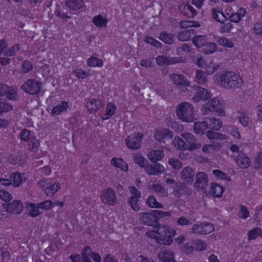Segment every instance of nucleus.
I'll return each mask as SVG.
<instances>
[{"instance_id": "nucleus-1", "label": "nucleus", "mask_w": 262, "mask_h": 262, "mask_svg": "<svg viewBox=\"0 0 262 262\" xmlns=\"http://www.w3.org/2000/svg\"><path fill=\"white\" fill-rule=\"evenodd\" d=\"M215 81L222 88L236 90L243 85L242 77L234 72L226 71L214 76Z\"/></svg>"}, {"instance_id": "nucleus-2", "label": "nucleus", "mask_w": 262, "mask_h": 262, "mask_svg": "<svg viewBox=\"0 0 262 262\" xmlns=\"http://www.w3.org/2000/svg\"><path fill=\"white\" fill-rule=\"evenodd\" d=\"M155 228L157 229L159 235L157 238V243L163 245H170L173 242L172 237L176 235V231L168 225H161L159 224Z\"/></svg>"}, {"instance_id": "nucleus-3", "label": "nucleus", "mask_w": 262, "mask_h": 262, "mask_svg": "<svg viewBox=\"0 0 262 262\" xmlns=\"http://www.w3.org/2000/svg\"><path fill=\"white\" fill-rule=\"evenodd\" d=\"M223 108L221 101L216 98H213L208 103H205L203 105L202 111L204 113L214 112L222 114L224 112Z\"/></svg>"}, {"instance_id": "nucleus-4", "label": "nucleus", "mask_w": 262, "mask_h": 262, "mask_svg": "<svg viewBox=\"0 0 262 262\" xmlns=\"http://www.w3.org/2000/svg\"><path fill=\"white\" fill-rule=\"evenodd\" d=\"M41 83L33 79H28L21 86V89L31 95L37 94L41 89Z\"/></svg>"}, {"instance_id": "nucleus-5", "label": "nucleus", "mask_w": 262, "mask_h": 262, "mask_svg": "<svg viewBox=\"0 0 262 262\" xmlns=\"http://www.w3.org/2000/svg\"><path fill=\"white\" fill-rule=\"evenodd\" d=\"M101 200L104 204L113 206L116 203V196L115 191L111 188L103 190L101 194Z\"/></svg>"}, {"instance_id": "nucleus-6", "label": "nucleus", "mask_w": 262, "mask_h": 262, "mask_svg": "<svg viewBox=\"0 0 262 262\" xmlns=\"http://www.w3.org/2000/svg\"><path fill=\"white\" fill-rule=\"evenodd\" d=\"M140 219L142 223L145 225L150 226L154 228L157 227V219L154 210L151 212H141L139 214Z\"/></svg>"}, {"instance_id": "nucleus-7", "label": "nucleus", "mask_w": 262, "mask_h": 262, "mask_svg": "<svg viewBox=\"0 0 262 262\" xmlns=\"http://www.w3.org/2000/svg\"><path fill=\"white\" fill-rule=\"evenodd\" d=\"M132 196L128 201L132 209L135 211H139L140 209L139 206L140 199L141 198L140 192L134 186L129 187Z\"/></svg>"}, {"instance_id": "nucleus-8", "label": "nucleus", "mask_w": 262, "mask_h": 262, "mask_svg": "<svg viewBox=\"0 0 262 262\" xmlns=\"http://www.w3.org/2000/svg\"><path fill=\"white\" fill-rule=\"evenodd\" d=\"M213 225L208 222H204L203 223H196L194 224L192 230L194 233H201L202 234H207L214 231Z\"/></svg>"}, {"instance_id": "nucleus-9", "label": "nucleus", "mask_w": 262, "mask_h": 262, "mask_svg": "<svg viewBox=\"0 0 262 262\" xmlns=\"http://www.w3.org/2000/svg\"><path fill=\"white\" fill-rule=\"evenodd\" d=\"M3 207L7 212L14 214L20 213L24 208L23 203L17 200L10 203L5 204Z\"/></svg>"}, {"instance_id": "nucleus-10", "label": "nucleus", "mask_w": 262, "mask_h": 262, "mask_svg": "<svg viewBox=\"0 0 262 262\" xmlns=\"http://www.w3.org/2000/svg\"><path fill=\"white\" fill-rule=\"evenodd\" d=\"M142 134L137 133L130 135L126 139V144L127 147L132 149H137L140 147V142L142 138Z\"/></svg>"}, {"instance_id": "nucleus-11", "label": "nucleus", "mask_w": 262, "mask_h": 262, "mask_svg": "<svg viewBox=\"0 0 262 262\" xmlns=\"http://www.w3.org/2000/svg\"><path fill=\"white\" fill-rule=\"evenodd\" d=\"M48 181L49 180H42L39 182V185L43 188L47 195H53L60 189V184L59 182H56L51 186H49Z\"/></svg>"}, {"instance_id": "nucleus-12", "label": "nucleus", "mask_w": 262, "mask_h": 262, "mask_svg": "<svg viewBox=\"0 0 262 262\" xmlns=\"http://www.w3.org/2000/svg\"><path fill=\"white\" fill-rule=\"evenodd\" d=\"M90 247L86 246L81 251V255H71L70 258L73 262H91L90 257Z\"/></svg>"}, {"instance_id": "nucleus-13", "label": "nucleus", "mask_w": 262, "mask_h": 262, "mask_svg": "<svg viewBox=\"0 0 262 262\" xmlns=\"http://www.w3.org/2000/svg\"><path fill=\"white\" fill-rule=\"evenodd\" d=\"M169 78L173 84L176 85L190 86L191 84V82L182 74H171Z\"/></svg>"}, {"instance_id": "nucleus-14", "label": "nucleus", "mask_w": 262, "mask_h": 262, "mask_svg": "<svg viewBox=\"0 0 262 262\" xmlns=\"http://www.w3.org/2000/svg\"><path fill=\"white\" fill-rule=\"evenodd\" d=\"M181 136L187 142L189 150L192 151L201 147V145L196 142L195 137L190 133H183Z\"/></svg>"}, {"instance_id": "nucleus-15", "label": "nucleus", "mask_w": 262, "mask_h": 262, "mask_svg": "<svg viewBox=\"0 0 262 262\" xmlns=\"http://www.w3.org/2000/svg\"><path fill=\"white\" fill-rule=\"evenodd\" d=\"M195 90L196 92L192 99L194 102H198L201 99L207 100L211 96L210 92L203 88L196 86Z\"/></svg>"}, {"instance_id": "nucleus-16", "label": "nucleus", "mask_w": 262, "mask_h": 262, "mask_svg": "<svg viewBox=\"0 0 262 262\" xmlns=\"http://www.w3.org/2000/svg\"><path fill=\"white\" fill-rule=\"evenodd\" d=\"M173 135V133L169 129L161 128L156 131L155 138L159 142L164 143L165 139L172 138Z\"/></svg>"}, {"instance_id": "nucleus-17", "label": "nucleus", "mask_w": 262, "mask_h": 262, "mask_svg": "<svg viewBox=\"0 0 262 262\" xmlns=\"http://www.w3.org/2000/svg\"><path fill=\"white\" fill-rule=\"evenodd\" d=\"M194 170L190 166L183 168L181 173V179L189 184H192L194 181Z\"/></svg>"}, {"instance_id": "nucleus-18", "label": "nucleus", "mask_w": 262, "mask_h": 262, "mask_svg": "<svg viewBox=\"0 0 262 262\" xmlns=\"http://www.w3.org/2000/svg\"><path fill=\"white\" fill-rule=\"evenodd\" d=\"M177 115H193L194 107L188 102H182L177 107Z\"/></svg>"}, {"instance_id": "nucleus-19", "label": "nucleus", "mask_w": 262, "mask_h": 262, "mask_svg": "<svg viewBox=\"0 0 262 262\" xmlns=\"http://www.w3.org/2000/svg\"><path fill=\"white\" fill-rule=\"evenodd\" d=\"M234 156L236 163L241 168H246L250 166L251 160L244 153L240 152Z\"/></svg>"}, {"instance_id": "nucleus-20", "label": "nucleus", "mask_w": 262, "mask_h": 262, "mask_svg": "<svg viewBox=\"0 0 262 262\" xmlns=\"http://www.w3.org/2000/svg\"><path fill=\"white\" fill-rule=\"evenodd\" d=\"M195 175V186L201 189H204L207 185L208 176L204 172H199Z\"/></svg>"}, {"instance_id": "nucleus-21", "label": "nucleus", "mask_w": 262, "mask_h": 262, "mask_svg": "<svg viewBox=\"0 0 262 262\" xmlns=\"http://www.w3.org/2000/svg\"><path fill=\"white\" fill-rule=\"evenodd\" d=\"M144 167L145 169L146 172L150 175H157L162 173L164 171V166L160 163H156L154 166L146 165Z\"/></svg>"}, {"instance_id": "nucleus-22", "label": "nucleus", "mask_w": 262, "mask_h": 262, "mask_svg": "<svg viewBox=\"0 0 262 262\" xmlns=\"http://www.w3.org/2000/svg\"><path fill=\"white\" fill-rule=\"evenodd\" d=\"M160 262H176L174 259V255L170 250H164L158 253Z\"/></svg>"}, {"instance_id": "nucleus-23", "label": "nucleus", "mask_w": 262, "mask_h": 262, "mask_svg": "<svg viewBox=\"0 0 262 262\" xmlns=\"http://www.w3.org/2000/svg\"><path fill=\"white\" fill-rule=\"evenodd\" d=\"M101 106L102 103L99 99H90L86 104V107L90 113H95Z\"/></svg>"}, {"instance_id": "nucleus-24", "label": "nucleus", "mask_w": 262, "mask_h": 262, "mask_svg": "<svg viewBox=\"0 0 262 262\" xmlns=\"http://www.w3.org/2000/svg\"><path fill=\"white\" fill-rule=\"evenodd\" d=\"M195 33L196 32L193 29H186L179 32L177 35V38L180 41H186L191 38V35H194Z\"/></svg>"}, {"instance_id": "nucleus-25", "label": "nucleus", "mask_w": 262, "mask_h": 262, "mask_svg": "<svg viewBox=\"0 0 262 262\" xmlns=\"http://www.w3.org/2000/svg\"><path fill=\"white\" fill-rule=\"evenodd\" d=\"M10 179L11 181V184L15 187H19L20 184L26 181V178L21 176L19 173H12L10 176Z\"/></svg>"}, {"instance_id": "nucleus-26", "label": "nucleus", "mask_w": 262, "mask_h": 262, "mask_svg": "<svg viewBox=\"0 0 262 262\" xmlns=\"http://www.w3.org/2000/svg\"><path fill=\"white\" fill-rule=\"evenodd\" d=\"M65 5L70 10H77L83 7L84 2L82 0H66Z\"/></svg>"}, {"instance_id": "nucleus-27", "label": "nucleus", "mask_w": 262, "mask_h": 262, "mask_svg": "<svg viewBox=\"0 0 262 262\" xmlns=\"http://www.w3.org/2000/svg\"><path fill=\"white\" fill-rule=\"evenodd\" d=\"M174 37V34L165 31L161 32L159 37L161 41L168 45L173 43Z\"/></svg>"}, {"instance_id": "nucleus-28", "label": "nucleus", "mask_w": 262, "mask_h": 262, "mask_svg": "<svg viewBox=\"0 0 262 262\" xmlns=\"http://www.w3.org/2000/svg\"><path fill=\"white\" fill-rule=\"evenodd\" d=\"M164 151L162 150H152L148 155V158L152 162L157 163V161H160L164 157Z\"/></svg>"}, {"instance_id": "nucleus-29", "label": "nucleus", "mask_w": 262, "mask_h": 262, "mask_svg": "<svg viewBox=\"0 0 262 262\" xmlns=\"http://www.w3.org/2000/svg\"><path fill=\"white\" fill-rule=\"evenodd\" d=\"M194 132L196 134H204L205 131L208 128V122L206 121L196 122L194 124Z\"/></svg>"}, {"instance_id": "nucleus-30", "label": "nucleus", "mask_w": 262, "mask_h": 262, "mask_svg": "<svg viewBox=\"0 0 262 262\" xmlns=\"http://www.w3.org/2000/svg\"><path fill=\"white\" fill-rule=\"evenodd\" d=\"M39 206L38 204H35L30 203L27 207L28 211V214L33 217H35L41 214V212L39 210Z\"/></svg>"}, {"instance_id": "nucleus-31", "label": "nucleus", "mask_w": 262, "mask_h": 262, "mask_svg": "<svg viewBox=\"0 0 262 262\" xmlns=\"http://www.w3.org/2000/svg\"><path fill=\"white\" fill-rule=\"evenodd\" d=\"M180 10L183 15L190 18L193 17L197 13L196 10L189 4L185 5L183 8L181 7Z\"/></svg>"}, {"instance_id": "nucleus-32", "label": "nucleus", "mask_w": 262, "mask_h": 262, "mask_svg": "<svg viewBox=\"0 0 262 262\" xmlns=\"http://www.w3.org/2000/svg\"><path fill=\"white\" fill-rule=\"evenodd\" d=\"M207 75V74L206 72L201 70H197L195 77V81L201 85L206 84L208 81Z\"/></svg>"}, {"instance_id": "nucleus-33", "label": "nucleus", "mask_w": 262, "mask_h": 262, "mask_svg": "<svg viewBox=\"0 0 262 262\" xmlns=\"http://www.w3.org/2000/svg\"><path fill=\"white\" fill-rule=\"evenodd\" d=\"M193 45L197 48H202L204 47L207 43L208 40L205 35H195L192 39Z\"/></svg>"}, {"instance_id": "nucleus-34", "label": "nucleus", "mask_w": 262, "mask_h": 262, "mask_svg": "<svg viewBox=\"0 0 262 262\" xmlns=\"http://www.w3.org/2000/svg\"><path fill=\"white\" fill-rule=\"evenodd\" d=\"M208 128L217 131L222 126V122L219 119L211 117L208 118Z\"/></svg>"}, {"instance_id": "nucleus-35", "label": "nucleus", "mask_w": 262, "mask_h": 262, "mask_svg": "<svg viewBox=\"0 0 262 262\" xmlns=\"http://www.w3.org/2000/svg\"><path fill=\"white\" fill-rule=\"evenodd\" d=\"M68 107V102L65 101H62L61 103H59L58 105L53 108L52 113L53 115L55 114H59L66 111Z\"/></svg>"}, {"instance_id": "nucleus-36", "label": "nucleus", "mask_w": 262, "mask_h": 262, "mask_svg": "<svg viewBox=\"0 0 262 262\" xmlns=\"http://www.w3.org/2000/svg\"><path fill=\"white\" fill-rule=\"evenodd\" d=\"M224 191L223 187L216 183H212L210 190V193L216 197H221Z\"/></svg>"}, {"instance_id": "nucleus-37", "label": "nucleus", "mask_w": 262, "mask_h": 262, "mask_svg": "<svg viewBox=\"0 0 262 262\" xmlns=\"http://www.w3.org/2000/svg\"><path fill=\"white\" fill-rule=\"evenodd\" d=\"M93 22L97 27L103 28L106 26L107 20L104 18L101 15H98L94 17Z\"/></svg>"}, {"instance_id": "nucleus-38", "label": "nucleus", "mask_w": 262, "mask_h": 262, "mask_svg": "<svg viewBox=\"0 0 262 262\" xmlns=\"http://www.w3.org/2000/svg\"><path fill=\"white\" fill-rule=\"evenodd\" d=\"M174 142V145L177 148L182 150H189L188 145L186 143V141L179 137H175Z\"/></svg>"}, {"instance_id": "nucleus-39", "label": "nucleus", "mask_w": 262, "mask_h": 262, "mask_svg": "<svg viewBox=\"0 0 262 262\" xmlns=\"http://www.w3.org/2000/svg\"><path fill=\"white\" fill-rule=\"evenodd\" d=\"M180 26L182 29H188L191 27L198 28L201 26L199 22L191 20H183L180 22Z\"/></svg>"}, {"instance_id": "nucleus-40", "label": "nucleus", "mask_w": 262, "mask_h": 262, "mask_svg": "<svg viewBox=\"0 0 262 262\" xmlns=\"http://www.w3.org/2000/svg\"><path fill=\"white\" fill-rule=\"evenodd\" d=\"M111 163L112 165L118 168H121L123 170H127L126 169V168H127V166L126 162L120 158H113L111 161Z\"/></svg>"}, {"instance_id": "nucleus-41", "label": "nucleus", "mask_w": 262, "mask_h": 262, "mask_svg": "<svg viewBox=\"0 0 262 262\" xmlns=\"http://www.w3.org/2000/svg\"><path fill=\"white\" fill-rule=\"evenodd\" d=\"M20 46L18 44L13 45L10 48L6 49L4 51V55L5 56L9 57L15 56L16 53L20 50Z\"/></svg>"}, {"instance_id": "nucleus-42", "label": "nucleus", "mask_w": 262, "mask_h": 262, "mask_svg": "<svg viewBox=\"0 0 262 262\" xmlns=\"http://www.w3.org/2000/svg\"><path fill=\"white\" fill-rule=\"evenodd\" d=\"M6 94L7 98L10 100H17L18 99L17 88L15 86L9 87Z\"/></svg>"}, {"instance_id": "nucleus-43", "label": "nucleus", "mask_w": 262, "mask_h": 262, "mask_svg": "<svg viewBox=\"0 0 262 262\" xmlns=\"http://www.w3.org/2000/svg\"><path fill=\"white\" fill-rule=\"evenodd\" d=\"M87 64L89 67H101L103 65V61L96 57L92 56L88 59Z\"/></svg>"}, {"instance_id": "nucleus-44", "label": "nucleus", "mask_w": 262, "mask_h": 262, "mask_svg": "<svg viewBox=\"0 0 262 262\" xmlns=\"http://www.w3.org/2000/svg\"><path fill=\"white\" fill-rule=\"evenodd\" d=\"M207 137L209 139L219 140L220 141L227 139V137L225 135L211 130L207 132Z\"/></svg>"}, {"instance_id": "nucleus-45", "label": "nucleus", "mask_w": 262, "mask_h": 262, "mask_svg": "<svg viewBox=\"0 0 262 262\" xmlns=\"http://www.w3.org/2000/svg\"><path fill=\"white\" fill-rule=\"evenodd\" d=\"M239 11L240 12L234 13L229 17L231 21L238 23L241 20L242 17L245 14L246 10L245 9L241 8Z\"/></svg>"}, {"instance_id": "nucleus-46", "label": "nucleus", "mask_w": 262, "mask_h": 262, "mask_svg": "<svg viewBox=\"0 0 262 262\" xmlns=\"http://www.w3.org/2000/svg\"><path fill=\"white\" fill-rule=\"evenodd\" d=\"M217 50V46L215 43L212 42H208L205 45L203 49L204 52L206 54H211L215 52Z\"/></svg>"}, {"instance_id": "nucleus-47", "label": "nucleus", "mask_w": 262, "mask_h": 262, "mask_svg": "<svg viewBox=\"0 0 262 262\" xmlns=\"http://www.w3.org/2000/svg\"><path fill=\"white\" fill-rule=\"evenodd\" d=\"M146 203L151 208H163L162 205L157 202L155 197L151 195L148 197Z\"/></svg>"}, {"instance_id": "nucleus-48", "label": "nucleus", "mask_w": 262, "mask_h": 262, "mask_svg": "<svg viewBox=\"0 0 262 262\" xmlns=\"http://www.w3.org/2000/svg\"><path fill=\"white\" fill-rule=\"evenodd\" d=\"M30 140L31 141L28 143L29 150L33 151L38 150L39 146V140L34 137H33Z\"/></svg>"}, {"instance_id": "nucleus-49", "label": "nucleus", "mask_w": 262, "mask_h": 262, "mask_svg": "<svg viewBox=\"0 0 262 262\" xmlns=\"http://www.w3.org/2000/svg\"><path fill=\"white\" fill-rule=\"evenodd\" d=\"M169 57L165 56H158L156 58L157 63L161 66L170 64Z\"/></svg>"}, {"instance_id": "nucleus-50", "label": "nucleus", "mask_w": 262, "mask_h": 262, "mask_svg": "<svg viewBox=\"0 0 262 262\" xmlns=\"http://www.w3.org/2000/svg\"><path fill=\"white\" fill-rule=\"evenodd\" d=\"M168 163L173 169L176 170H179L182 167L181 162L176 158L169 159Z\"/></svg>"}, {"instance_id": "nucleus-51", "label": "nucleus", "mask_w": 262, "mask_h": 262, "mask_svg": "<svg viewBox=\"0 0 262 262\" xmlns=\"http://www.w3.org/2000/svg\"><path fill=\"white\" fill-rule=\"evenodd\" d=\"M212 16L214 19L221 23L224 21L225 18V16L223 12H221L214 9H213L212 11Z\"/></svg>"}, {"instance_id": "nucleus-52", "label": "nucleus", "mask_w": 262, "mask_h": 262, "mask_svg": "<svg viewBox=\"0 0 262 262\" xmlns=\"http://www.w3.org/2000/svg\"><path fill=\"white\" fill-rule=\"evenodd\" d=\"M73 72L78 78L83 79L90 75L88 72L82 69H76L73 71Z\"/></svg>"}, {"instance_id": "nucleus-53", "label": "nucleus", "mask_w": 262, "mask_h": 262, "mask_svg": "<svg viewBox=\"0 0 262 262\" xmlns=\"http://www.w3.org/2000/svg\"><path fill=\"white\" fill-rule=\"evenodd\" d=\"M260 229L259 228H254L248 232V240L255 239L260 234Z\"/></svg>"}, {"instance_id": "nucleus-54", "label": "nucleus", "mask_w": 262, "mask_h": 262, "mask_svg": "<svg viewBox=\"0 0 262 262\" xmlns=\"http://www.w3.org/2000/svg\"><path fill=\"white\" fill-rule=\"evenodd\" d=\"M31 135L29 130L27 129H24L20 134V139L24 141H29V140L32 139Z\"/></svg>"}, {"instance_id": "nucleus-55", "label": "nucleus", "mask_w": 262, "mask_h": 262, "mask_svg": "<svg viewBox=\"0 0 262 262\" xmlns=\"http://www.w3.org/2000/svg\"><path fill=\"white\" fill-rule=\"evenodd\" d=\"M253 33L257 36H261L262 35V23H256L255 24L253 28H252Z\"/></svg>"}, {"instance_id": "nucleus-56", "label": "nucleus", "mask_w": 262, "mask_h": 262, "mask_svg": "<svg viewBox=\"0 0 262 262\" xmlns=\"http://www.w3.org/2000/svg\"><path fill=\"white\" fill-rule=\"evenodd\" d=\"M226 129L227 130L229 133H230L234 137L237 139H239L241 138V134L239 132L236 127L233 126H227Z\"/></svg>"}, {"instance_id": "nucleus-57", "label": "nucleus", "mask_w": 262, "mask_h": 262, "mask_svg": "<svg viewBox=\"0 0 262 262\" xmlns=\"http://www.w3.org/2000/svg\"><path fill=\"white\" fill-rule=\"evenodd\" d=\"M33 68V66L30 61L28 60H25L21 66L22 72L27 73L31 71Z\"/></svg>"}, {"instance_id": "nucleus-58", "label": "nucleus", "mask_w": 262, "mask_h": 262, "mask_svg": "<svg viewBox=\"0 0 262 262\" xmlns=\"http://www.w3.org/2000/svg\"><path fill=\"white\" fill-rule=\"evenodd\" d=\"M213 174L217 178L222 180H227L230 181V178L229 177L227 176L224 172H222L220 170H214L212 171Z\"/></svg>"}, {"instance_id": "nucleus-59", "label": "nucleus", "mask_w": 262, "mask_h": 262, "mask_svg": "<svg viewBox=\"0 0 262 262\" xmlns=\"http://www.w3.org/2000/svg\"><path fill=\"white\" fill-rule=\"evenodd\" d=\"M134 161L135 163L139 164L142 167H145L147 163V161L145 160V158L140 155H137L135 156Z\"/></svg>"}, {"instance_id": "nucleus-60", "label": "nucleus", "mask_w": 262, "mask_h": 262, "mask_svg": "<svg viewBox=\"0 0 262 262\" xmlns=\"http://www.w3.org/2000/svg\"><path fill=\"white\" fill-rule=\"evenodd\" d=\"M0 199L5 202H9L12 199V195L5 190H0Z\"/></svg>"}, {"instance_id": "nucleus-61", "label": "nucleus", "mask_w": 262, "mask_h": 262, "mask_svg": "<svg viewBox=\"0 0 262 262\" xmlns=\"http://www.w3.org/2000/svg\"><path fill=\"white\" fill-rule=\"evenodd\" d=\"M218 42L219 45L226 47L231 48L233 46V43L231 41L224 37L220 38L218 40Z\"/></svg>"}, {"instance_id": "nucleus-62", "label": "nucleus", "mask_w": 262, "mask_h": 262, "mask_svg": "<svg viewBox=\"0 0 262 262\" xmlns=\"http://www.w3.org/2000/svg\"><path fill=\"white\" fill-rule=\"evenodd\" d=\"M116 106L112 103H108L106 108V113L105 115H114L116 113Z\"/></svg>"}, {"instance_id": "nucleus-63", "label": "nucleus", "mask_w": 262, "mask_h": 262, "mask_svg": "<svg viewBox=\"0 0 262 262\" xmlns=\"http://www.w3.org/2000/svg\"><path fill=\"white\" fill-rule=\"evenodd\" d=\"M12 109V106L6 102L0 103V114L6 113Z\"/></svg>"}, {"instance_id": "nucleus-64", "label": "nucleus", "mask_w": 262, "mask_h": 262, "mask_svg": "<svg viewBox=\"0 0 262 262\" xmlns=\"http://www.w3.org/2000/svg\"><path fill=\"white\" fill-rule=\"evenodd\" d=\"M254 168L256 169L262 168V153H259L256 157L255 161Z\"/></svg>"}]
</instances>
